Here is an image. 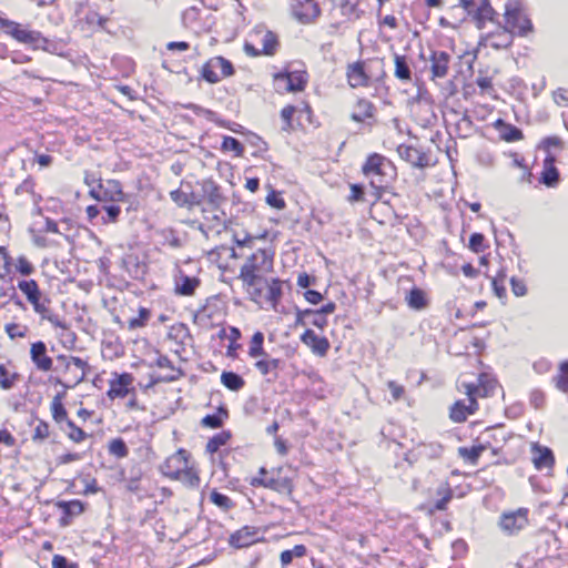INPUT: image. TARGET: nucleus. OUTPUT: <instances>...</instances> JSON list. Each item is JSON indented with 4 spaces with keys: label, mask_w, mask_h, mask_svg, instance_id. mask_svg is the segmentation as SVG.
Here are the masks:
<instances>
[{
    "label": "nucleus",
    "mask_w": 568,
    "mask_h": 568,
    "mask_svg": "<svg viewBox=\"0 0 568 568\" xmlns=\"http://www.w3.org/2000/svg\"><path fill=\"white\" fill-rule=\"evenodd\" d=\"M362 173L369 181L371 186L378 194L386 189L395 179L396 170L393 163L382 154L368 155L362 166Z\"/></svg>",
    "instance_id": "1"
},
{
    "label": "nucleus",
    "mask_w": 568,
    "mask_h": 568,
    "mask_svg": "<svg viewBox=\"0 0 568 568\" xmlns=\"http://www.w3.org/2000/svg\"><path fill=\"white\" fill-rule=\"evenodd\" d=\"M272 268L273 256L266 250L260 248L241 266L239 278L246 287H253L263 280L262 274L271 272Z\"/></svg>",
    "instance_id": "2"
},
{
    "label": "nucleus",
    "mask_w": 568,
    "mask_h": 568,
    "mask_svg": "<svg viewBox=\"0 0 568 568\" xmlns=\"http://www.w3.org/2000/svg\"><path fill=\"white\" fill-rule=\"evenodd\" d=\"M0 28L4 33L16 41L28 44L32 49L48 50L49 40L44 38L40 31L29 30L21 23L0 17Z\"/></svg>",
    "instance_id": "3"
},
{
    "label": "nucleus",
    "mask_w": 568,
    "mask_h": 568,
    "mask_svg": "<svg viewBox=\"0 0 568 568\" xmlns=\"http://www.w3.org/2000/svg\"><path fill=\"white\" fill-rule=\"evenodd\" d=\"M504 18L505 27L519 37H526L534 29L520 0H509L505 4Z\"/></svg>",
    "instance_id": "4"
},
{
    "label": "nucleus",
    "mask_w": 568,
    "mask_h": 568,
    "mask_svg": "<svg viewBox=\"0 0 568 568\" xmlns=\"http://www.w3.org/2000/svg\"><path fill=\"white\" fill-rule=\"evenodd\" d=\"M57 361L63 364V372L69 376L70 384H63L61 379H57V383L62 384L65 388H71L82 383L91 371L88 362L77 356L59 355Z\"/></svg>",
    "instance_id": "5"
},
{
    "label": "nucleus",
    "mask_w": 568,
    "mask_h": 568,
    "mask_svg": "<svg viewBox=\"0 0 568 568\" xmlns=\"http://www.w3.org/2000/svg\"><path fill=\"white\" fill-rule=\"evenodd\" d=\"M460 7L473 18L478 29H484L487 22H494L497 12L491 7L489 0H460Z\"/></svg>",
    "instance_id": "6"
},
{
    "label": "nucleus",
    "mask_w": 568,
    "mask_h": 568,
    "mask_svg": "<svg viewBox=\"0 0 568 568\" xmlns=\"http://www.w3.org/2000/svg\"><path fill=\"white\" fill-rule=\"evenodd\" d=\"M528 508L520 507L516 510L505 511L499 517V527L504 534L513 536L523 530L529 523Z\"/></svg>",
    "instance_id": "7"
},
{
    "label": "nucleus",
    "mask_w": 568,
    "mask_h": 568,
    "mask_svg": "<svg viewBox=\"0 0 568 568\" xmlns=\"http://www.w3.org/2000/svg\"><path fill=\"white\" fill-rule=\"evenodd\" d=\"M89 194L99 202H122L125 197L121 183L116 180L99 183L97 187L90 190Z\"/></svg>",
    "instance_id": "8"
},
{
    "label": "nucleus",
    "mask_w": 568,
    "mask_h": 568,
    "mask_svg": "<svg viewBox=\"0 0 568 568\" xmlns=\"http://www.w3.org/2000/svg\"><path fill=\"white\" fill-rule=\"evenodd\" d=\"M336 308L335 303L329 302L320 310H296L295 326H306V317L312 316V325L323 329L327 325L326 315Z\"/></svg>",
    "instance_id": "9"
},
{
    "label": "nucleus",
    "mask_w": 568,
    "mask_h": 568,
    "mask_svg": "<svg viewBox=\"0 0 568 568\" xmlns=\"http://www.w3.org/2000/svg\"><path fill=\"white\" fill-rule=\"evenodd\" d=\"M274 80L277 90L286 92L303 91L307 83V73L305 71H292L286 73H276Z\"/></svg>",
    "instance_id": "10"
},
{
    "label": "nucleus",
    "mask_w": 568,
    "mask_h": 568,
    "mask_svg": "<svg viewBox=\"0 0 568 568\" xmlns=\"http://www.w3.org/2000/svg\"><path fill=\"white\" fill-rule=\"evenodd\" d=\"M187 452L180 448L161 465V473L170 479L180 478L182 470L187 466Z\"/></svg>",
    "instance_id": "11"
},
{
    "label": "nucleus",
    "mask_w": 568,
    "mask_h": 568,
    "mask_svg": "<svg viewBox=\"0 0 568 568\" xmlns=\"http://www.w3.org/2000/svg\"><path fill=\"white\" fill-rule=\"evenodd\" d=\"M29 303L32 305L33 311L40 315L41 320L48 321L54 327H59L62 329H67L68 325L64 321H62L58 314L53 313L50 305V300L41 295L36 296L30 300Z\"/></svg>",
    "instance_id": "12"
},
{
    "label": "nucleus",
    "mask_w": 568,
    "mask_h": 568,
    "mask_svg": "<svg viewBox=\"0 0 568 568\" xmlns=\"http://www.w3.org/2000/svg\"><path fill=\"white\" fill-rule=\"evenodd\" d=\"M476 392L477 390L474 388H468V404L464 400H457L452 406L449 416L455 423L465 422L469 415L474 414L478 409L477 400L474 398V393Z\"/></svg>",
    "instance_id": "13"
},
{
    "label": "nucleus",
    "mask_w": 568,
    "mask_h": 568,
    "mask_svg": "<svg viewBox=\"0 0 568 568\" xmlns=\"http://www.w3.org/2000/svg\"><path fill=\"white\" fill-rule=\"evenodd\" d=\"M30 358L36 368L40 372H49L52 369L53 361L47 355V345L42 341L31 344Z\"/></svg>",
    "instance_id": "14"
},
{
    "label": "nucleus",
    "mask_w": 568,
    "mask_h": 568,
    "mask_svg": "<svg viewBox=\"0 0 568 568\" xmlns=\"http://www.w3.org/2000/svg\"><path fill=\"white\" fill-rule=\"evenodd\" d=\"M397 152L403 160L412 164L414 168L424 169L429 165L428 155L417 148L400 144L397 148Z\"/></svg>",
    "instance_id": "15"
},
{
    "label": "nucleus",
    "mask_w": 568,
    "mask_h": 568,
    "mask_svg": "<svg viewBox=\"0 0 568 568\" xmlns=\"http://www.w3.org/2000/svg\"><path fill=\"white\" fill-rule=\"evenodd\" d=\"M133 382V377L129 373L116 375L115 378L110 381V388L108 390V397L111 399L123 398L131 393L130 385Z\"/></svg>",
    "instance_id": "16"
},
{
    "label": "nucleus",
    "mask_w": 568,
    "mask_h": 568,
    "mask_svg": "<svg viewBox=\"0 0 568 568\" xmlns=\"http://www.w3.org/2000/svg\"><path fill=\"white\" fill-rule=\"evenodd\" d=\"M301 341L318 356H325L329 349L328 339L316 335L315 332L310 328L301 335Z\"/></svg>",
    "instance_id": "17"
},
{
    "label": "nucleus",
    "mask_w": 568,
    "mask_h": 568,
    "mask_svg": "<svg viewBox=\"0 0 568 568\" xmlns=\"http://www.w3.org/2000/svg\"><path fill=\"white\" fill-rule=\"evenodd\" d=\"M514 36L507 27L498 24L497 30L487 34L486 40L493 49H507L513 44Z\"/></svg>",
    "instance_id": "18"
},
{
    "label": "nucleus",
    "mask_w": 568,
    "mask_h": 568,
    "mask_svg": "<svg viewBox=\"0 0 568 568\" xmlns=\"http://www.w3.org/2000/svg\"><path fill=\"white\" fill-rule=\"evenodd\" d=\"M258 539V530L254 527L245 526L231 535L230 544L236 548H244L253 545Z\"/></svg>",
    "instance_id": "19"
},
{
    "label": "nucleus",
    "mask_w": 568,
    "mask_h": 568,
    "mask_svg": "<svg viewBox=\"0 0 568 568\" xmlns=\"http://www.w3.org/2000/svg\"><path fill=\"white\" fill-rule=\"evenodd\" d=\"M346 77L352 88L367 87L371 78L365 72L364 62L357 61L347 65Z\"/></svg>",
    "instance_id": "20"
},
{
    "label": "nucleus",
    "mask_w": 568,
    "mask_h": 568,
    "mask_svg": "<svg viewBox=\"0 0 568 568\" xmlns=\"http://www.w3.org/2000/svg\"><path fill=\"white\" fill-rule=\"evenodd\" d=\"M200 285L201 280L199 277L180 273V275L175 277L174 292L181 296H192Z\"/></svg>",
    "instance_id": "21"
},
{
    "label": "nucleus",
    "mask_w": 568,
    "mask_h": 568,
    "mask_svg": "<svg viewBox=\"0 0 568 568\" xmlns=\"http://www.w3.org/2000/svg\"><path fill=\"white\" fill-rule=\"evenodd\" d=\"M450 55L445 51H433L430 70L433 78H445L448 73Z\"/></svg>",
    "instance_id": "22"
},
{
    "label": "nucleus",
    "mask_w": 568,
    "mask_h": 568,
    "mask_svg": "<svg viewBox=\"0 0 568 568\" xmlns=\"http://www.w3.org/2000/svg\"><path fill=\"white\" fill-rule=\"evenodd\" d=\"M532 463L538 470L551 468L555 463V457L551 449L535 444L532 446Z\"/></svg>",
    "instance_id": "23"
},
{
    "label": "nucleus",
    "mask_w": 568,
    "mask_h": 568,
    "mask_svg": "<svg viewBox=\"0 0 568 568\" xmlns=\"http://www.w3.org/2000/svg\"><path fill=\"white\" fill-rule=\"evenodd\" d=\"M495 129L499 132L500 139L506 142H516L524 139L523 131L517 126L498 119L494 123Z\"/></svg>",
    "instance_id": "24"
},
{
    "label": "nucleus",
    "mask_w": 568,
    "mask_h": 568,
    "mask_svg": "<svg viewBox=\"0 0 568 568\" xmlns=\"http://www.w3.org/2000/svg\"><path fill=\"white\" fill-rule=\"evenodd\" d=\"M57 506L63 511V517L60 519V525L65 527L70 525V518L83 513L84 506L82 501L74 499L70 501H59Z\"/></svg>",
    "instance_id": "25"
},
{
    "label": "nucleus",
    "mask_w": 568,
    "mask_h": 568,
    "mask_svg": "<svg viewBox=\"0 0 568 568\" xmlns=\"http://www.w3.org/2000/svg\"><path fill=\"white\" fill-rule=\"evenodd\" d=\"M203 199L212 210L219 209L223 202L220 187L213 181H203L202 183Z\"/></svg>",
    "instance_id": "26"
},
{
    "label": "nucleus",
    "mask_w": 568,
    "mask_h": 568,
    "mask_svg": "<svg viewBox=\"0 0 568 568\" xmlns=\"http://www.w3.org/2000/svg\"><path fill=\"white\" fill-rule=\"evenodd\" d=\"M374 113V104L366 99H359L355 105V110L352 113L351 119L355 122H364L366 119L373 118Z\"/></svg>",
    "instance_id": "27"
},
{
    "label": "nucleus",
    "mask_w": 568,
    "mask_h": 568,
    "mask_svg": "<svg viewBox=\"0 0 568 568\" xmlns=\"http://www.w3.org/2000/svg\"><path fill=\"white\" fill-rule=\"evenodd\" d=\"M65 393H58L51 402L50 410L52 414V418L57 424L65 423L67 420H70L68 418V412L62 403V399L64 397Z\"/></svg>",
    "instance_id": "28"
},
{
    "label": "nucleus",
    "mask_w": 568,
    "mask_h": 568,
    "mask_svg": "<svg viewBox=\"0 0 568 568\" xmlns=\"http://www.w3.org/2000/svg\"><path fill=\"white\" fill-rule=\"evenodd\" d=\"M156 366L160 367V368H168L171 371L170 374L159 378L158 381L159 382H174L176 379H179L182 375H183V372L182 369L180 368H176L174 366V364L172 363V361L165 356V355H159L158 358H156Z\"/></svg>",
    "instance_id": "29"
},
{
    "label": "nucleus",
    "mask_w": 568,
    "mask_h": 568,
    "mask_svg": "<svg viewBox=\"0 0 568 568\" xmlns=\"http://www.w3.org/2000/svg\"><path fill=\"white\" fill-rule=\"evenodd\" d=\"M394 63L395 77L400 81L409 82L412 80V71L407 57L395 53Z\"/></svg>",
    "instance_id": "30"
},
{
    "label": "nucleus",
    "mask_w": 568,
    "mask_h": 568,
    "mask_svg": "<svg viewBox=\"0 0 568 568\" xmlns=\"http://www.w3.org/2000/svg\"><path fill=\"white\" fill-rule=\"evenodd\" d=\"M555 158L547 156L545 160V169L541 174L540 181L547 186H555L559 181V172L554 166Z\"/></svg>",
    "instance_id": "31"
},
{
    "label": "nucleus",
    "mask_w": 568,
    "mask_h": 568,
    "mask_svg": "<svg viewBox=\"0 0 568 568\" xmlns=\"http://www.w3.org/2000/svg\"><path fill=\"white\" fill-rule=\"evenodd\" d=\"M405 301L412 310L420 311L424 310L428 302L425 292L418 287H414L406 295Z\"/></svg>",
    "instance_id": "32"
},
{
    "label": "nucleus",
    "mask_w": 568,
    "mask_h": 568,
    "mask_svg": "<svg viewBox=\"0 0 568 568\" xmlns=\"http://www.w3.org/2000/svg\"><path fill=\"white\" fill-rule=\"evenodd\" d=\"M265 283L267 285L266 300L275 308L283 295V281L278 278H272L271 281L265 280Z\"/></svg>",
    "instance_id": "33"
},
{
    "label": "nucleus",
    "mask_w": 568,
    "mask_h": 568,
    "mask_svg": "<svg viewBox=\"0 0 568 568\" xmlns=\"http://www.w3.org/2000/svg\"><path fill=\"white\" fill-rule=\"evenodd\" d=\"M19 373L10 371L7 365L0 364V388L9 390L20 381Z\"/></svg>",
    "instance_id": "34"
},
{
    "label": "nucleus",
    "mask_w": 568,
    "mask_h": 568,
    "mask_svg": "<svg viewBox=\"0 0 568 568\" xmlns=\"http://www.w3.org/2000/svg\"><path fill=\"white\" fill-rule=\"evenodd\" d=\"M282 361L278 358H264L255 363L256 369L264 376L273 374V378L277 377V369L280 368Z\"/></svg>",
    "instance_id": "35"
},
{
    "label": "nucleus",
    "mask_w": 568,
    "mask_h": 568,
    "mask_svg": "<svg viewBox=\"0 0 568 568\" xmlns=\"http://www.w3.org/2000/svg\"><path fill=\"white\" fill-rule=\"evenodd\" d=\"M170 197L178 206L181 207L200 204V201L195 197L194 194H187L180 189L171 191Z\"/></svg>",
    "instance_id": "36"
},
{
    "label": "nucleus",
    "mask_w": 568,
    "mask_h": 568,
    "mask_svg": "<svg viewBox=\"0 0 568 568\" xmlns=\"http://www.w3.org/2000/svg\"><path fill=\"white\" fill-rule=\"evenodd\" d=\"M221 383L229 388L230 390L237 392L240 390L245 382L239 374L234 372H223L221 375Z\"/></svg>",
    "instance_id": "37"
},
{
    "label": "nucleus",
    "mask_w": 568,
    "mask_h": 568,
    "mask_svg": "<svg viewBox=\"0 0 568 568\" xmlns=\"http://www.w3.org/2000/svg\"><path fill=\"white\" fill-rule=\"evenodd\" d=\"M231 438V433L229 430H223L216 435H214L212 438L209 439L206 444V452L210 454L216 453L220 447L227 444V442Z\"/></svg>",
    "instance_id": "38"
},
{
    "label": "nucleus",
    "mask_w": 568,
    "mask_h": 568,
    "mask_svg": "<svg viewBox=\"0 0 568 568\" xmlns=\"http://www.w3.org/2000/svg\"><path fill=\"white\" fill-rule=\"evenodd\" d=\"M306 555V547L304 545H296L292 549L281 552L280 559L283 567L290 565L294 558H302Z\"/></svg>",
    "instance_id": "39"
},
{
    "label": "nucleus",
    "mask_w": 568,
    "mask_h": 568,
    "mask_svg": "<svg viewBox=\"0 0 568 568\" xmlns=\"http://www.w3.org/2000/svg\"><path fill=\"white\" fill-rule=\"evenodd\" d=\"M484 375L479 377V383L477 385L475 384H464L466 393L468 392V388H474L478 392L474 393V398L477 397H486L489 395V393L495 388V382H484Z\"/></svg>",
    "instance_id": "40"
},
{
    "label": "nucleus",
    "mask_w": 568,
    "mask_h": 568,
    "mask_svg": "<svg viewBox=\"0 0 568 568\" xmlns=\"http://www.w3.org/2000/svg\"><path fill=\"white\" fill-rule=\"evenodd\" d=\"M484 450H485V447L483 445L473 446V447H459L458 454L466 462H468L473 465H476Z\"/></svg>",
    "instance_id": "41"
},
{
    "label": "nucleus",
    "mask_w": 568,
    "mask_h": 568,
    "mask_svg": "<svg viewBox=\"0 0 568 568\" xmlns=\"http://www.w3.org/2000/svg\"><path fill=\"white\" fill-rule=\"evenodd\" d=\"M209 67H214L216 70H220L223 78L231 77L234 73L231 61L221 55L212 58L209 61Z\"/></svg>",
    "instance_id": "42"
},
{
    "label": "nucleus",
    "mask_w": 568,
    "mask_h": 568,
    "mask_svg": "<svg viewBox=\"0 0 568 568\" xmlns=\"http://www.w3.org/2000/svg\"><path fill=\"white\" fill-rule=\"evenodd\" d=\"M263 342H264V335L262 332H256L252 336L251 345L248 349V355L253 358L264 356L267 357V354L264 352L263 348Z\"/></svg>",
    "instance_id": "43"
},
{
    "label": "nucleus",
    "mask_w": 568,
    "mask_h": 568,
    "mask_svg": "<svg viewBox=\"0 0 568 568\" xmlns=\"http://www.w3.org/2000/svg\"><path fill=\"white\" fill-rule=\"evenodd\" d=\"M227 417V410L220 407L215 414L206 415L202 419V425L210 428H219L223 424V419Z\"/></svg>",
    "instance_id": "44"
},
{
    "label": "nucleus",
    "mask_w": 568,
    "mask_h": 568,
    "mask_svg": "<svg viewBox=\"0 0 568 568\" xmlns=\"http://www.w3.org/2000/svg\"><path fill=\"white\" fill-rule=\"evenodd\" d=\"M151 318V311L146 307L139 308V315L136 317H132L128 322V328L130 331H135L138 328L144 327L149 320Z\"/></svg>",
    "instance_id": "45"
},
{
    "label": "nucleus",
    "mask_w": 568,
    "mask_h": 568,
    "mask_svg": "<svg viewBox=\"0 0 568 568\" xmlns=\"http://www.w3.org/2000/svg\"><path fill=\"white\" fill-rule=\"evenodd\" d=\"M552 381L559 390L568 393V361L560 363L559 373L554 376Z\"/></svg>",
    "instance_id": "46"
},
{
    "label": "nucleus",
    "mask_w": 568,
    "mask_h": 568,
    "mask_svg": "<svg viewBox=\"0 0 568 568\" xmlns=\"http://www.w3.org/2000/svg\"><path fill=\"white\" fill-rule=\"evenodd\" d=\"M18 288L26 295L28 302L41 295L38 283L34 280H23L18 283Z\"/></svg>",
    "instance_id": "47"
},
{
    "label": "nucleus",
    "mask_w": 568,
    "mask_h": 568,
    "mask_svg": "<svg viewBox=\"0 0 568 568\" xmlns=\"http://www.w3.org/2000/svg\"><path fill=\"white\" fill-rule=\"evenodd\" d=\"M262 53L265 55H273L275 54L277 47H278V40L275 33L272 31H266L262 39Z\"/></svg>",
    "instance_id": "48"
},
{
    "label": "nucleus",
    "mask_w": 568,
    "mask_h": 568,
    "mask_svg": "<svg viewBox=\"0 0 568 568\" xmlns=\"http://www.w3.org/2000/svg\"><path fill=\"white\" fill-rule=\"evenodd\" d=\"M109 454L116 458H124L129 455V448L122 438H114L109 443Z\"/></svg>",
    "instance_id": "49"
},
{
    "label": "nucleus",
    "mask_w": 568,
    "mask_h": 568,
    "mask_svg": "<svg viewBox=\"0 0 568 568\" xmlns=\"http://www.w3.org/2000/svg\"><path fill=\"white\" fill-rule=\"evenodd\" d=\"M221 149L224 152H233L235 156H242L244 153V146L233 136H224Z\"/></svg>",
    "instance_id": "50"
},
{
    "label": "nucleus",
    "mask_w": 568,
    "mask_h": 568,
    "mask_svg": "<svg viewBox=\"0 0 568 568\" xmlns=\"http://www.w3.org/2000/svg\"><path fill=\"white\" fill-rule=\"evenodd\" d=\"M176 480H181L184 485L191 488H195L200 485V477L196 470L189 466L182 470L180 478Z\"/></svg>",
    "instance_id": "51"
},
{
    "label": "nucleus",
    "mask_w": 568,
    "mask_h": 568,
    "mask_svg": "<svg viewBox=\"0 0 568 568\" xmlns=\"http://www.w3.org/2000/svg\"><path fill=\"white\" fill-rule=\"evenodd\" d=\"M102 210L105 212V215L101 217L103 224L115 223L121 213L120 206L114 204V202L103 205Z\"/></svg>",
    "instance_id": "52"
},
{
    "label": "nucleus",
    "mask_w": 568,
    "mask_h": 568,
    "mask_svg": "<svg viewBox=\"0 0 568 568\" xmlns=\"http://www.w3.org/2000/svg\"><path fill=\"white\" fill-rule=\"evenodd\" d=\"M210 500L225 511L234 506L233 501L226 495L221 494L217 490H213L211 493Z\"/></svg>",
    "instance_id": "53"
},
{
    "label": "nucleus",
    "mask_w": 568,
    "mask_h": 568,
    "mask_svg": "<svg viewBox=\"0 0 568 568\" xmlns=\"http://www.w3.org/2000/svg\"><path fill=\"white\" fill-rule=\"evenodd\" d=\"M50 436V426L45 420L39 419L32 434L33 442H44Z\"/></svg>",
    "instance_id": "54"
},
{
    "label": "nucleus",
    "mask_w": 568,
    "mask_h": 568,
    "mask_svg": "<svg viewBox=\"0 0 568 568\" xmlns=\"http://www.w3.org/2000/svg\"><path fill=\"white\" fill-rule=\"evenodd\" d=\"M67 427L69 428L68 437L74 443H81L88 437V434L72 420H67Z\"/></svg>",
    "instance_id": "55"
},
{
    "label": "nucleus",
    "mask_w": 568,
    "mask_h": 568,
    "mask_svg": "<svg viewBox=\"0 0 568 568\" xmlns=\"http://www.w3.org/2000/svg\"><path fill=\"white\" fill-rule=\"evenodd\" d=\"M437 495H439L440 498L436 501L435 508L437 510H445L447 507V504L449 503V500L453 497V493L449 487L442 486L438 488Z\"/></svg>",
    "instance_id": "56"
},
{
    "label": "nucleus",
    "mask_w": 568,
    "mask_h": 568,
    "mask_svg": "<svg viewBox=\"0 0 568 568\" xmlns=\"http://www.w3.org/2000/svg\"><path fill=\"white\" fill-rule=\"evenodd\" d=\"M4 331L11 339H14L17 337H24L27 335L28 327L21 326L17 323H8L4 326Z\"/></svg>",
    "instance_id": "57"
},
{
    "label": "nucleus",
    "mask_w": 568,
    "mask_h": 568,
    "mask_svg": "<svg viewBox=\"0 0 568 568\" xmlns=\"http://www.w3.org/2000/svg\"><path fill=\"white\" fill-rule=\"evenodd\" d=\"M16 270L23 276H29L34 272V266L26 256H19L16 261Z\"/></svg>",
    "instance_id": "58"
},
{
    "label": "nucleus",
    "mask_w": 568,
    "mask_h": 568,
    "mask_svg": "<svg viewBox=\"0 0 568 568\" xmlns=\"http://www.w3.org/2000/svg\"><path fill=\"white\" fill-rule=\"evenodd\" d=\"M529 403L536 409L542 408L546 403V395L542 390L535 388L529 394Z\"/></svg>",
    "instance_id": "59"
},
{
    "label": "nucleus",
    "mask_w": 568,
    "mask_h": 568,
    "mask_svg": "<svg viewBox=\"0 0 568 568\" xmlns=\"http://www.w3.org/2000/svg\"><path fill=\"white\" fill-rule=\"evenodd\" d=\"M266 203L277 210H283L286 205L284 199L274 190L267 194Z\"/></svg>",
    "instance_id": "60"
},
{
    "label": "nucleus",
    "mask_w": 568,
    "mask_h": 568,
    "mask_svg": "<svg viewBox=\"0 0 568 568\" xmlns=\"http://www.w3.org/2000/svg\"><path fill=\"white\" fill-rule=\"evenodd\" d=\"M312 13L307 12H297L295 11V17L302 22V23H310L314 18L320 16V8L316 3H312Z\"/></svg>",
    "instance_id": "61"
},
{
    "label": "nucleus",
    "mask_w": 568,
    "mask_h": 568,
    "mask_svg": "<svg viewBox=\"0 0 568 568\" xmlns=\"http://www.w3.org/2000/svg\"><path fill=\"white\" fill-rule=\"evenodd\" d=\"M485 237L481 233H473L469 237V248L476 253L483 252Z\"/></svg>",
    "instance_id": "62"
},
{
    "label": "nucleus",
    "mask_w": 568,
    "mask_h": 568,
    "mask_svg": "<svg viewBox=\"0 0 568 568\" xmlns=\"http://www.w3.org/2000/svg\"><path fill=\"white\" fill-rule=\"evenodd\" d=\"M216 68L209 67V61L202 68V77L209 83H216L221 80V77L215 72Z\"/></svg>",
    "instance_id": "63"
},
{
    "label": "nucleus",
    "mask_w": 568,
    "mask_h": 568,
    "mask_svg": "<svg viewBox=\"0 0 568 568\" xmlns=\"http://www.w3.org/2000/svg\"><path fill=\"white\" fill-rule=\"evenodd\" d=\"M504 280H505V274L501 273L497 277H494L491 281L493 290L499 298H503L506 296V288L504 286Z\"/></svg>",
    "instance_id": "64"
}]
</instances>
